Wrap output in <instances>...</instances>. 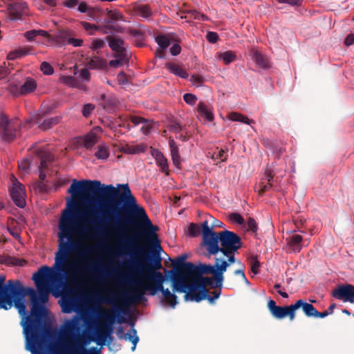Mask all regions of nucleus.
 Segmentation results:
<instances>
[{"label": "nucleus", "instance_id": "nucleus-62", "mask_svg": "<svg viewBox=\"0 0 354 354\" xmlns=\"http://www.w3.org/2000/svg\"><path fill=\"white\" fill-rule=\"evenodd\" d=\"M83 40L81 39H75L74 37H71L70 40H68V44L75 47H78L82 46Z\"/></svg>", "mask_w": 354, "mask_h": 354}, {"label": "nucleus", "instance_id": "nucleus-40", "mask_svg": "<svg viewBox=\"0 0 354 354\" xmlns=\"http://www.w3.org/2000/svg\"><path fill=\"white\" fill-rule=\"evenodd\" d=\"M115 59L109 62V65L113 68H118L128 62V57L127 53L115 54Z\"/></svg>", "mask_w": 354, "mask_h": 354}, {"label": "nucleus", "instance_id": "nucleus-16", "mask_svg": "<svg viewBox=\"0 0 354 354\" xmlns=\"http://www.w3.org/2000/svg\"><path fill=\"white\" fill-rule=\"evenodd\" d=\"M332 295L344 302L354 304V286L348 283L339 286L333 291Z\"/></svg>", "mask_w": 354, "mask_h": 354}, {"label": "nucleus", "instance_id": "nucleus-60", "mask_svg": "<svg viewBox=\"0 0 354 354\" xmlns=\"http://www.w3.org/2000/svg\"><path fill=\"white\" fill-rule=\"evenodd\" d=\"M171 156L173 160V163L176 166L180 164V156L178 153V150L177 149L174 151H171Z\"/></svg>", "mask_w": 354, "mask_h": 354}, {"label": "nucleus", "instance_id": "nucleus-3", "mask_svg": "<svg viewBox=\"0 0 354 354\" xmlns=\"http://www.w3.org/2000/svg\"><path fill=\"white\" fill-rule=\"evenodd\" d=\"M165 279L161 272H153L151 275L144 276L133 280L127 281L134 285L133 289L129 292H123L121 298L117 300L115 295L111 294L101 299V301L113 304L111 309H103L99 313L102 323L95 328L96 342L98 345H104L107 339H111L113 325L118 320V323L124 321L122 315H125L129 310V305L138 302L144 299L147 291L150 295H155L158 292H162L166 288L163 283Z\"/></svg>", "mask_w": 354, "mask_h": 354}, {"label": "nucleus", "instance_id": "nucleus-20", "mask_svg": "<svg viewBox=\"0 0 354 354\" xmlns=\"http://www.w3.org/2000/svg\"><path fill=\"white\" fill-rule=\"evenodd\" d=\"M5 281L6 277L0 275V301L3 300L19 286L22 284L19 280H8L6 283H4Z\"/></svg>", "mask_w": 354, "mask_h": 354}, {"label": "nucleus", "instance_id": "nucleus-23", "mask_svg": "<svg viewBox=\"0 0 354 354\" xmlns=\"http://www.w3.org/2000/svg\"><path fill=\"white\" fill-rule=\"evenodd\" d=\"M38 156L40 158L39 178L41 180H44L46 176L43 170L48 167V163L53 161L54 157L52 153L45 151H39Z\"/></svg>", "mask_w": 354, "mask_h": 354}, {"label": "nucleus", "instance_id": "nucleus-6", "mask_svg": "<svg viewBox=\"0 0 354 354\" xmlns=\"http://www.w3.org/2000/svg\"><path fill=\"white\" fill-rule=\"evenodd\" d=\"M213 277H204L198 279H192L189 281L186 286L187 289L185 292L184 299L185 301H191L200 302L202 300L207 299L210 304H214V301L221 295V290H214L213 297L208 295L209 291L207 287L211 288H221L223 279L216 277V273H214Z\"/></svg>", "mask_w": 354, "mask_h": 354}, {"label": "nucleus", "instance_id": "nucleus-53", "mask_svg": "<svg viewBox=\"0 0 354 354\" xmlns=\"http://www.w3.org/2000/svg\"><path fill=\"white\" fill-rule=\"evenodd\" d=\"M201 229L197 224L191 223L189 226V234L190 236L195 237L199 235Z\"/></svg>", "mask_w": 354, "mask_h": 354}, {"label": "nucleus", "instance_id": "nucleus-38", "mask_svg": "<svg viewBox=\"0 0 354 354\" xmlns=\"http://www.w3.org/2000/svg\"><path fill=\"white\" fill-rule=\"evenodd\" d=\"M136 330L132 328L128 333L123 334V336H120L118 335L119 338L123 337L126 340H128L133 344V346L131 347V351H134L136 349V346L137 343L139 341V337L136 335Z\"/></svg>", "mask_w": 354, "mask_h": 354}, {"label": "nucleus", "instance_id": "nucleus-25", "mask_svg": "<svg viewBox=\"0 0 354 354\" xmlns=\"http://www.w3.org/2000/svg\"><path fill=\"white\" fill-rule=\"evenodd\" d=\"M250 55L252 59L256 64L263 69H267L270 67V64L268 58L261 53L258 50L252 48L250 52Z\"/></svg>", "mask_w": 354, "mask_h": 354}, {"label": "nucleus", "instance_id": "nucleus-39", "mask_svg": "<svg viewBox=\"0 0 354 354\" xmlns=\"http://www.w3.org/2000/svg\"><path fill=\"white\" fill-rule=\"evenodd\" d=\"M97 142V135L93 132H90L82 138V145L88 149H91Z\"/></svg>", "mask_w": 354, "mask_h": 354}, {"label": "nucleus", "instance_id": "nucleus-46", "mask_svg": "<svg viewBox=\"0 0 354 354\" xmlns=\"http://www.w3.org/2000/svg\"><path fill=\"white\" fill-rule=\"evenodd\" d=\"M37 36H41L43 37L48 38V33L46 30H32L30 31H27L25 33V37L29 41L33 40Z\"/></svg>", "mask_w": 354, "mask_h": 354}, {"label": "nucleus", "instance_id": "nucleus-12", "mask_svg": "<svg viewBox=\"0 0 354 354\" xmlns=\"http://www.w3.org/2000/svg\"><path fill=\"white\" fill-rule=\"evenodd\" d=\"M20 124L17 120L9 119L8 117L0 113V136L3 142H11L16 138V131Z\"/></svg>", "mask_w": 354, "mask_h": 354}, {"label": "nucleus", "instance_id": "nucleus-49", "mask_svg": "<svg viewBox=\"0 0 354 354\" xmlns=\"http://www.w3.org/2000/svg\"><path fill=\"white\" fill-rule=\"evenodd\" d=\"M105 46V41L101 39H95L93 41L91 48L93 50H97L103 48Z\"/></svg>", "mask_w": 354, "mask_h": 354}, {"label": "nucleus", "instance_id": "nucleus-8", "mask_svg": "<svg viewBox=\"0 0 354 354\" xmlns=\"http://www.w3.org/2000/svg\"><path fill=\"white\" fill-rule=\"evenodd\" d=\"M187 255L184 254L172 261L174 270H171V288L174 292H185L187 289L186 285L189 282L192 268L191 262H185Z\"/></svg>", "mask_w": 354, "mask_h": 354}, {"label": "nucleus", "instance_id": "nucleus-54", "mask_svg": "<svg viewBox=\"0 0 354 354\" xmlns=\"http://www.w3.org/2000/svg\"><path fill=\"white\" fill-rule=\"evenodd\" d=\"M183 100L184 101L189 104V105H194L196 100H197V97L194 94H192V93H185L184 95H183Z\"/></svg>", "mask_w": 354, "mask_h": 354}, {"label": "nucleus", "instance_id": "nucleus-19", "mask_svg": "<svg viewBox=\"0 0 354 354\" xmlns=\"http://www.w3.org/2000/svg\"><path fill=\"white\" fill-rule=\"evenodd\" d=\"M192 271L189 281H192V279H198L199 277H204L203 274H212L216 273L214 264L213 266L210 264H199L196 266L194 264H190Z\"/></svg>", "mask_w": 354, "mask_h": 354}, {"label": "nucleus", "instance_id": "nucleus-48", "mask_svg": "<svg viewBox=\"0 0 354 354\" xmlns=\"http://www.w3.org/2000/svg\"><path fill=\"white\" fill-rule=\"evenodd\" d=\"M40 69L45 75H52L54 72L53 68L50 64L46 62H44L41 64Z\"/></svg>", "mask_w": 354, "mask_h": 354}, {"label": "nucleus", "instance_id": "nucleus-15", "mask_svg": "<svg viewBox=\"0 0 354 354\" xmlns=\"http://www.w3.org/2000/svg\"><path fill=\"white\" fill-rule=\"evenodd\" d=\"M11 180L12 187L9 188L11 198L17 206L23 208L26 205L24 187L14 176Z\"/></svg>", "mask_w": 354, "mask_h": 354}, {"label": "nucleus", "instance_id": "nucleus-63", "mask_svg": "<svg viewBox=\"0 0 354 354\" xmlns=\"http://www.w3.org/2000/svg\"><path fill=\"white\" fill-rule=\"evenodd\" d=\"M7 57H8V59L14 60V59H16L21 58V57L20 55L19 50L17 49V50H15L13 51L10 52L8 54Z\"/></svg>", "mask_w": 354, "mask_h": 354}, {"label": "nucleus", "instance_id": "nucleus-5", "mask_svg": "<svg viewBox=\"0 0 354 354\" xmlns=\"http://www.w3.org/2000/svg\"><path fill=\"white\" fill-rule=\"evenodd\" d=\"M46 308L37 302L35 295L31 299L30 315L26 317L23 324L24 332L26 339V348L32 354H37V348H40L47 337L51 333L50 328L44 324Z\"/></svg>", "mask_w": 354, "mask_h": 354}, {"label": "nucleus", "instance_id": "nucleus-29", "mask_svg": "<svg viewBox=\"0 0 354 354\" xmlns=\"http://www.w3.org/2000/svg\"><path fill=\"white\" fill-rule=\"evenodd\" d=\"M78 10L82 13H88V15L94 20H97L98 12H102L99 7H89L85 2L79 4Z\"/></svg>", "mask_w": 354, "mask_h": 354}, {"label": "nucleus", "instance_id": "nucleus-33", "mask_svg": "<svg viewBox=\"0 0 354 354\" xmlns=\"http://www.w3.org/2000/svg\"><path fill=\"white\" fill-rule=\"evenodd\" d=\"M90 69H105L107 67L106 61L97 56L91 58L87 64Z\"/></svg>", "mask_w": 354, "mask_h": 354}, {"label": "nucleus", "instance_id": "nucleus-57", "mask_svg": "<svg viewBox=\"0 0 354 354\" xmlns=\"http://www.w3.org/2000/svg\"><path fill=\"white\" fill-rule=\"evenodd\" d=\"M248 227L253 232H256L258 230L257 224L253 218L250 217L248 220Z\"/></svg>", "mask_w": 354, "mask_h": 354}, {"label": "nucleus", "instance_id": "nucleus-55", "mask_svg": "<svg viewBox=\"0 0 354 354\" xmlns=\"http://www.w3.org/2000/svg\"><path fill=\"white\" fill-rule=\"evenodd\" d=\"M94 108L95 106L92 104H84L82 109V115L86 118L88 117L91 112L93 111Z\"/></svg>", "mask_w": 354, "mask_h": 354}, {"label": "nucleus", "instance_id": "nucleus-37", "mask_svg": "<svg viewBox=\"0 0 354 354\" xmlns=\"http://www.w3.org/2000/svg\"><path fill=\"white\" fill-rule=\"evenodd\" d=\"M147 146L145 145H126L122 147V151L125 153L137 154L143 153L146 151Z\"/></svg>", "mask_w": 354, "mask_h": 354}, {"label": "nucleus", "instance_id": "nucleus-59", "mask_svg": "<svg viewBox=\"0 0 354 354\" xmlns=\"http://www.w3.org/2000/svg\"><path fill=\"white\" fill-rule=\"evenodd\" d=\"M168 129L169 131L174 132V133H178V132L182 131V129H183L180 124L176 122H174L171 123L168 126Z\"/></svg>", "mask_w": 354, "mask_h": 354}, {"label": "nucleus", "instance_id": "nucleus-1", "mask_svg": "<svg viewBox=\"0 0 354 354\" xmlns=\"http://www.w3.org/2000/svg\"><path fill=\"white\" fill-rule=\"evenodd\" d=\"M68 192L73 201L67 203L65 211L72 212L71 238L78 235L83 238L106 236L116 239L113 254H127L129 246L134 241L129 237L127 230H133L153 226L143 207H139L128 184H102L99 180H73Z\"/></svg>", "mask_w": 354, "mask_h": 354}, {"label": "nucleus", "instance_id": "nucleus-24", "mask_svg": "<svg viewBox=\"0 0 354 354\" xmlns=\"http://www.w3.org/2000/svg\"><path fill=\"white\" fill-rule=\"evenodd\" d=\"M151 154L155 158L157 165L160 167L161 171L169 174V166L167 158L163 153L157 149L151 147Z\"/></svg>", "mask_w": 354, "mask_h": 354}, {"label": "nucleus", "instance_id": "nucleus-31", "mask_svg": "<svg viewBox=\"0 0 354 354\" xmlns=\"http://www.w3.org/2000/svg\"><path fill=\"white\" fill-rule=\"evenodd\" d=\"M197 111L201 117H204L207 121L214 120V114L212 110L209 109L203 102H200L198 104Z\"/></svg>", "mask_w": 354, "mask_h": 354}, {"label": "nucleus", "instance_id": "nucleus-41", "mask_svg": "<svg viewBox=\"0 0 354 354\" xmlns=\"http://www.w3.org/2000/svg\"><path fill=\"white\" fill-rule=\"evenodd\" d=\"M218 59L222 60L225 64H229L236 59V55L232 50L217 53Z\"/></svg>", "mask_w": 354, "mask_h": 354}, {"label": "nucleus", "instance_id": "nucleus-26", "mask_svg": "<svg viewBox=\"0 0 354 354\" xmlns=\"http://www.w3.org/2000/svg\"><path fill=\"white\" fill-rule=\"evenodd\" d=\"M299 308H301L304 314L309 317H314L315 313H317V309L313 306V305L304 301L303 299H299L293 304L294 313H295L296 310Z\"/></svg>", "mask_w": 354, "mask_h": 354}, {"label": "nucleus", "instance_id": "nucleus-21", "mask_svg": "<svg viewBox=\"0 0 354 354\" xmlns=\"http://www.w3.org/2000/svg\"><path fill=\"white\" fill-rule=\"evenodd\" d=\"M28 5L25 1L15 2L8 6V10L10 20H17L21 18L23 14H26Z\"/></svg>", "mask_w": 354, "mask_h": 354}, {"label": "nucleus", "instance_id": "nucleus-43", "mask_svg": "<svg viewBox=\"0 0 354 354\" xmlns=\"http://www.w3.org/2000/svg\"><path fill=\"white\" fill-rule=\"evenodd\" d=\"M62 311L65 313H71L75 310V303L71 298H64L61 304Z\"/></svg>", "mask_w": 354, "mask_h": 354}, {"label": "nucleus", "instance_id": "nucleus-50", "mask_svg": "<svg viewBox=\"0 0 354 354\" xmlns=\"http://www.w3.org/2000/svg\"><path fill=\"white\" fill-rule=\"evenodd\" d=\"M251 271L257 274L259 271L260 263L256 257H252L250 259Z\"/></svg>", "mask_w": 354, "mask_h": 354}, {"label": "nucleus", "instance_id": "nucleus-45", "mask_svg": "<svg viewBox=\"0 0 354 354\" xmlns=\"http://www.w3.org/2000/svg\"><path fill=\"white\" fill-rule=\"evenodd\" d=\"M229 119L232 121H239L248 124L254 123V121L252 120H250L247 116L236 112H232L230 113Z\"/></svg>", "mask_w": 354, "mask_h": 354}, {"label": "nucleus", "instance_id": "nucleus-56", "mask_svg": "<svg viewBox=\"0 0 354 354\" xmlns=\"http://www.w3.org/2000/svg\"><path fill=\"white\" fill-rule=\"evenodd\" d=\"M80 77L85 82H89L91 79V73L87 68H83L80 71Z\"/></svg>", "mask_w": 354, "mask_h": 354}, {"label": "nucleus", "instance_id": "nucleus-9", "mask_svg": "<svg viewBox=\"0 0 354 354\" xmlns=\"http://www.w3.org/2000/svg\"><path fill=\"white\" fill-rule=\"evenodd\" d=\"M34 295L35 290L33 288H24L23 285L21 284L6 297L0 301V308L8 310L14 306L17 309L21 316L26 317L27 310L24 297L26 295H29L31 299Z\"/></svg>", "mask_w": 354, "mask_h": 354}, {"label": "nucleus", "instance_id": "nucleus-52", "mask_svg": "<svg viewBox=\"0 0 354 354\" xmlns=\"http://www.w3.org/2000/svg\"><path fill=\"white\" fill-rule=\"evenodd\" d=\"M229 218L234 223H238L239 225L244 224V218L239 213H232L229 215Z\"/></svg>", "mask_w": 354, "mask_h": 354}, {"label": "nucleus", "instance_id": "nucleus-64", "mask_svg": "<svg viewBox=\"0 0 354 354\" xmlns=\"http://www.w3.org/2000/svg\"><path fill=\"white\" fill-rule=\"evenodd\" d=\"M354 44V33H350L348 34L345 39H344V44L346 46H349Z\"/></svg>", "mask_w": 354, "mask_h": 354}, {"label": "nucleus", "instance_id": "nucleus-27", "mask_svg": "<svg viewBox=\"0 0 354 354\" xmlns=\"http://www.w3.org/2000/svg\"><path fill=\"white\" fill-rule=\"evenodd\" d=\"M177 296L171 292L168 288H166L161 292V296L160 297V302L165 306H170L171 308H175L176 304H178Z\"/></svg>", "mask_w": 354, "mask_h": 354}, {"label": "nucleus", "instance_id": "nucleus-61", "mask_svg": "<svg viewBox=\"0 0 354 354\" xmlns=\"http://www.w3.org/2000/svg\"><path fill=\"white\" fill-rule=\"evenodd\" d=\"M117 80L120 85H124L127 83V78L124 72H120L117 76Z\"/></svg>", "mask_w": 354, "mask_h": 354}, {"label": "nucleus", "instance_id": "nucleus-10", "mask_svg": "<svg viewBox=\"0 0 354 354\" xmlns=\"http://www.w3.org/2000/svg\"><path fill=\"white\" fill-rule=\"evenodd\" d=\"M202 244L205 247L209 255H215L221 252V233L214 232L205 221L201 224Z\"/></svg>", "mask_w": 354, "mask_h": 354}, {"label": "nucleus", "instance_id": "nucleus-4", "mask_svg": "<svg viewBox=\"0 0 354 354\" xmlns=\"http://www.w3.org/2000/svg\"><path fill=\"white\" fill-rule=\"evenodd\" d=\"M136 238L142 242L133 241L132 245L129 246L126 254L131 255V261L126 263L127 267L134 273L139 274L140 277L151 275L153 272H160L157 271L162 268L160 254L157 251H149L147 248L149 243H154L156 246L161 248L153 229L138 232Z\"/></svg>", "mask_w": 354, "mask_h": 354}, {"label": "nucleus", "instance_id": "nucleus-2", "mask_svg": "<svg viewBox=\"0 0 354 354\" xmlns=\"http://www.w3.org/2000/svg\"><path fill=\"white\" fill-rule=\"evenodd\" d=\"M71 213L65 211L63 216L59 218V248L55 253L53 268L41 266L32 276L38 291V294L35 291V297L39 304L48 301L52 287L62 283L64 277L77 279L89 269L97 268L94 265L86 264L91 252L90 248L79 241L71 240V234L73 232Z\"/></svg>", "mask_w": 354, "mask_h": 354}, {"label": "nucleus", "instance_id": "nucleus-35", "mask_svg": "<svg viewBox=\"0 0 354 354\" xmlns=\"http://www.w3.org/2000/svg\"><path fill=\"white\" fill-rule=\"evenodd\" d=\"M37 87L36 82L32 78H27L24 84L19 88L20 95H26L35 90Z\"/></svg>", "mask_w": 354, "mask_h": 354}, {"label": "nucleus", "instance_id": "nucleus-36", "mask_svg": "<svg viewBox=\"0 0 354 354\" xmlns=\"http://www.w3.org/2000/svg\"><path fill=\"white\" fill-rule=\"evenodd\" d=\"M61 82L71 87L77 88L82 90L86 89V86L81 84L75 77L73 76H63L61 77Z\"/></svg>", "mask_w": 354, "mask_h": 354}, {"label": "nucleus", "instance_id": "nucleus-11", "mask_svg": "<svg viewBox=\"0 0 354 354\" xmlns=\"http://www.w3.org/2000/svg\"><path fill=\"white\" fill-rule=\"evenodd\" d=\"M221 233V252L223 254L235 253L242 246L241 239L236 233L225 230Z\"/></svg>", "mask_w": 354, "mask_h": 354}, {"label": "nucleus", "instance_id": "nucleus-28", "mask_svg": "<svg viewBox=\"0 0 354 354\" xmlns=\"http://www.w3.org/2000/svg\"><path fill=\"white\" fill-rule=\"evenodd\" d=\"M106 39L109 41V47L116 53L115 54L127 53L125 48L123 47L124 41L122 39L112 36H107Z\"/></svg>", "mask_w": 354, "mask_h": 354}, {"label": "nucleus", "instance_id": "nucleus-44", "mask_svg": "<svg viewBox=\"0 0 354 354\" xmlns=\"http://www.w3.org/2000/svg\"><path fill=\"white\" fill-rule=\"evenodd\" d=\"M110 151L109 147L105 145H101L97 147L95 156L97 159L106 160L109 158Z\"/></svg>", "mask_w": 354, "mask_h": 354}, {"label": "nucleus", "instance_id": "nucleus-17", "mask_svg": "<svg viewBox=\"0 0 354 354\" xmlns=\"http://www.w3.org/2000/svg\"><path fill=\"white\" fill-rule=\"evenodd\" d=\"M50 111V109L48 107L46 109H40L37 116H35L32 120L35 124H39V127L42 130H48L55 125L59 123L62 120V116H55L50 118L45 119L42 122H40V119L48 114Z\"/></svg>", "mask_w": 354, "mask_h": 354}, {"label": "nucleus", "instance_id": "nucleus-22", "mask_svg": "<svg viewBox=\"0 0 354 354\" xmlns=\"http://www.w3.org/2000/svg\"><path fill=\"white\" fill-rule=\"evenodd\" d=\"M275 172L273 171V169L271 167H268L265 171V178L261 180L259 185V194L260 195L263 194L265 192L269 191L272 188V181Z\"/></svg>", "mask_w": 354, "mask_h": 354}, {"label": "nucleus", "instance_id": "nucleus-13", "mask_svg": "<svg viewBox=\"0 0 354 354\" xmlns=\"http://www.w3.org/2000/svg\"><path fill=\"white\" fill-rule=\"evenodd\" d=\"M102 12H98V17L104 15L106 17L104 19V25L102 27L101 32L104 34L112 32L115 30L113 24L120 20L123 21L124 16L121 12L116 9L109 10L106 8L105 10L102 9Z\"/></svg>", "mask_w": 354, "mask_h": 354}, {"label": "nucleus", "instance_id": "nucleus-42", "mask_svg": "<svg viewBox=\"0 0 354 354\" xmlns=\"http://www.w3.org/2000/svg\"><path fill=\"white\" fill-rule=\"evenodd\" d=\"M136 15L144 19H148L151 15V10L148 5L138 6L135 10Z\"/></svg>", "mask_w": 354, "mask_h": 354}, {"label": "nucleus", "instance_id": "nucleus-14", "mask_svg": "<svg viewBox=\"0 0 354 354\" xmlns=\"http://www.w3.org/2000/svg\"><path fill=\"white\" fill-rule=\"evenodd\" d=\"M268 308L272 315L278 319H284L288 317L290 321L295 319L296 313H294L293 304L289 306H279L276 305V302L270 299L268 302Z\"/></svg>", "mask_w": 354, "mask_h": 354}, {"label": "nucleus", "instance_id": "nucleus-18", "mask_svg": "<svg viewBox=\"0 0 354 354\" xmlns=\"http://www.w3.org/2000/svg\"><path fill=\"white\" fill-rule=\"evenodd\" d=\"M76 32L69 28L58 29L53 35H49L48 39L56 42L58 45L62 46L68 44L71 37H75Z\"/></svg>", "mask_w": 354, "mask_h": 354}, {"label": "nucleus", "instance_id": "nucleus-34", "mask_svg": "<svg viewBox=\"0 0 354 354\" xmlns=\"http://www.w3.org/2000/svg\"><path fill=\"white\" fill-rule=\"evenodd\" d=\"M287 240L288 245L294 252H300L301 249V241L303 240V237L301 235H292L287 239Z\"/></svg>", "mask_w": 354, "mask_h": 354}, {"label": "nucleus", "instance_id": "nucleus-51", "mask_svg": "<svg viewBox=\"0 0 354 354\" xmlns=\"http://www.w3.org/2000/svg\"><path fill=\"white\" fill-rule=\"evenodd\" d=\"M82 26L87 31H91L90 35L93 34V31L100 30L101 31L102 28L97 26L95 24H91L90 23L82 21L81 22Z\"/></svg>", "mask_w": 354, "mask_h": 354}, {"label": "nucleus", "instance_id": "nucleus-7", "mask_svg": "<svg viewBox=\"0 0 354 354\" xmlns=\"http://www.w3.org/2000/svg\"><path fill=\"white\" fill-rule=\"evenodd\" d=\"M78 330L75 321H68L65 324L64 335L70 337L68 342L71 344H68L62 348H54L52 350V354H100V349L96 347L86 348L91 341H95L90 336L82 335L73 338Z\"/></svg>", "mask_w": 354, "mask_h": 354}, {"label": "nucleus", "instance_id": "nucleus-32", "mask_svg": "<svg viewBox=\"0 0 354 354\" xmlns=\"http://www.w3.org/2000/svg\"><path fill=\"white\" fill-rule=\"evenodd\" d=\"M230 264L225 260L221 261L218 258L215 259L214 267L216 273V277L224 279L223 273L227 270V267Z\"/></svg>", "mask_w": 354, "mask_h": 354}, {"label": "nucleus", "instance_id": "nucleus-47", "mask_svg": "<svg viewBox=\"0 0 354 354\" xmlns=\"http://www.w3.org/2000/svg\"><path fill=\"white\" fill-rule=\"evenodd\" d=\"M156 41L162 49H166L171 44V41L166 35H158L156 38Z\"/></svg>", "mask_w": 354, "mask_h": 354}, {"label": "nucleus", "instance_id": "nucleus-30", "mask_svg": "<svg viewBox=\"0 0 354 354\" xmlns=\"http://www.w3.org/2000/svg\"><path fill=\"white\" fill-rule=\"evenodd\" d=\"M165 68L171 73L183 79H187L188 73L180 66L174 63H167Z\"/></svg>", "mask_w": 354, "mask_h": 354}, {"label": "nucleus", "instance_id": "nucleus-58", "mask_svg": "<svg viewBox=\"0 0 354 354\" xmlns=\"http://www.w3.org/2000/svg\"><path fill=\"white\" fill-rule=\"evenodd\" d=\"M206 38L207 41L210 43H216L218 39V36L216 32H208Z\"/></svg>", "mask_w": 354, "mask_h": 354}]
</instances>
